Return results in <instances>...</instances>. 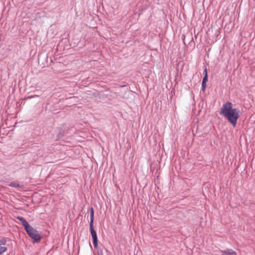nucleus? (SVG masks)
<instances>
[{
  "instance_id": "nucleus-5",
  "label": "nucleus",
  "mask_w": 255,
  "mask_h": 255,
  "mask_svg": "<svg viewBox=\"0 0 255 255\" xmlns=\"http://www.w3.org/2000/svg\"><path fill=\"white\" fill-rule=\"evenodd\" d=\"M221 252L224 255H237L236 252L231 249H227L225 251H221Z\"/></svg>"
},
{
  "instance_id": "nucleus-10",
  "label": "nucleus",
  "mask_w": 255,
  "mask_h": 255,
  "mask_svg": "<svg viewBox=\"0 0 255 255\" xmlns=\"http://www.w3.org/2000/svg\"><path fill=\"white\" fill-rule=\"evenodd\" d=\"M37 96H36V95H34V96H30V97H29L28 98H34V97H37Z\"/></svg>"
},
{
  "instance_id": "nucleus-1",
  "label": "nucleus",
  "mask_w": 255,
  "mask_h": 255,
  "mask_svg": "<svg viewBox=\"0 0 255 255\" xmlns=\"http://www.w3.org/2000/svg\"><path fill=\"white\" fill-rule=\"evenodd\" d=\"M239 113V109L233 108V104L231 102H227L223 105L219 113L235 127L240 117Z\"/></svg>"
},
{
  "instance_id": "nucleus-4",
  "label": "nucleus",
  "mask_w": 255,
  "mask_h": 255,
  "mask_svg": "<svg viewBox=\"0 0 255 255\" xmlns=\"http://www.w3.org/2000/svg\"><path fill=\"white\" fill-rule=\"evenodd\" d=\"M17 219H18L21 222V223H22V225L24 226L25 230L26 229H27L28 227L30 226V225H29L28 222L23 217H17Z\"/></svg>"
},
{
  "instance_id": "nucleus-3",
  "label": "nucleus",
  "mask_w": 255,
  "mask_h": 255,
  "mask_svg": "<svg viewBox=\"0 0 255 255\" xmlns=\"http://www.w3.org/2000/svg\"><path fill=\"white\" fill-rule=\"evenodd\" d=\"M90 231L93 238L94 247L97 248L98 247V238L96 232L93 228V224H90Z\"/></svg>"
},
{
  "instance_id": "nucleus-8",
  "label": "nucleus",
  "mask_w": 255,
  "mask_h": 255,
  "mask_svg": "<svg viewBox=\"0 0 255 255\" xmlns=\"http://www.w3.org/2000/svg\"><path fill=\"white\" fill-rule=\"evenodd\" d=\"M7 250L6 248L2 247L0 245V254L5 252Z\"/></svg>"
},
{
  "instance_id": "nucleus-2",
  "label": "nucleus",
  "mask_w": 255,
  "mask_h": 255,
  "mask_svg": "<svg viewBox=\"0 0 255 255\" xmlns=\"http://www.w3.org/2000/svg\"><path fill=\"white\" fill-rule=\"evenodd\" d=\"M25 231L29 237L34 240V242H38L40 240L41 238L38 231L31 226L26 229Z\"/></svg>"
},
{
  "instance_id": "nucleus-6",
  "label": "nucleus",
  "mask_w": 255,
  "mask_h": 255,
  "mask_svg": "<svg viewBox=\"0 0 255 255\" xmlns=\"http://www.w3.org/2000/svg\"><path fill=\"white\" fill-rule=\"evenodd\" d=\"M94 211L93 208H91L90 209V224H93L94 219Z\"/></svg>"
},
{
  "instance_id": "nucleus-9",
  "label": "nucleus",
  "mask_w": 255,
  "mask_h": 255,
  "mask_svg": "<svg viewBox=\"0 0 255 255\" xmlns=\"http://www.w3.org/2000/svg\"><path fill=\"white\" fill-rule=\"evenodd\" d=\"M206 83H202V89L203 91H204L206 88Z\"/></svg>"
},
{
  "instance_id": "nucleus-11",
  "label": "nucleus",
  "mask_w": 255,
  "mask_h": 255,
  "mask_svg": "<svg viewBox=\"0 0 255 255\" xmlns=\"http://www.w3.org/2000/svg\"><path fill=\"white\" fill-rule=\"evenodd\" d=\"M11 186H15V184H13L11 185Z\"/></svg>"
},
{
  "instance_id": "nucleus-7",
  "label": "nucleus",
  "mask_w": 255,
  "mask_h": 255,
  "mask_svg": "<svg viewBox=\"0 0 255 255\" xmlns=\"http://www.w3.org/2000/svg\"><path fill=\"white\" fill-rule=\"evenodd\" d=\"M204 74H205V76L203 78V81H202V82L203 83H206V82L208 80V76H207V68H205V69H204Z\"/></svg>"
}]
</instances>
